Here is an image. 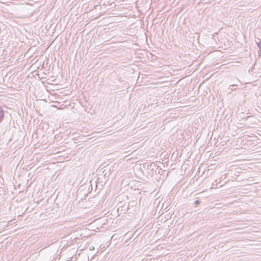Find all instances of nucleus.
<instances>
[{
	"label": "nucleus",
	"mask_w": 261,
	"mask_h": 261,
	"mask_svg": "<svg viewBox=\"0 0 261 261\" xmlns=\"http://www.w3.org/2000/svg\"><path fill=\"white\" fill-rule=\"evenodd\" d=\"M4 111L3 109V108L0 105V123H2L4 120Z\"/></svg>",
	"instance_id": "f03ea898"
},
{
	"label": "nucleus",
	"mask_w": 261,
	"mask_h": 261,
	"mask_svg": "<svg viewBox=\"0 0 261 261\" xmlns=\"http://www.w3.org/2000/svg\"><path fill=\"white\" fill-rule=\"evenodd\" d=\"M94 247H93V246H91V247L90 248V249L91 250H93V249H94Z\"/></svg>",
	"instance_id": "423d86ee"
},
{
	"label": "nucleus",
	"mask_w": 261,
	"mask_h": 261,
	"mask_svg": "<svg viewBox=\"0 0 261 261\" xmlns=\"http://www.w3.org/2000/svg\"><path fill=\"white\" fill-rule=\"evenodd\" d=\"M201 203L200 201L199 200H196L194 202L195 207H197L200 203Z\"/></svg>",
	"instance_id": "7ed1b4c3"
},
{
	"label": "nucleus",
	"mask_w": 261,
	"mask_h": 261,
	"mask_svg": "<svg viewBox=\"0 0 261 261\" xmlns=\"http://www.w3.org/2000/svg\"><path fill=\"white\" fill-rule=\"evenodd\" d=\"M220 143L221 144V145H222V146H224V145L226 144V143H225V142H224V143L223 141H222V142H220Z\"/></svg>",
	"instance_id": "39448f33"
},
{
	"label": "nucleus",
	"mask_w": 261,
	"mask_h": 261,
	"mask_svg": "<svg viewBox=\"0 0 261 261\" xmlns=\"http://www.w3.org/2000/svg\"><path fill=\"white\" fill-rule=\"evenodd\" d=\"M255 42L256 43L257 46L259 48L258 55L259 56L261 57V39L257 38V40H256Z\"/></svg>",
	"instance_id": "f257e3e1"
},
{
	"label": "nucleus",
	"mask_w": 261,
	"mask_h": 261,
	"mask_svg": "<svg viewBox=\"0 0 261 261\" xmlns=\"http://www.w3.org/2000/svg\"><path fill=\"white\" fill-rule=\"evenodd\" d=\"M234 86H236V85H230L228 90L230 91H232L233 90V87H234Z\"/></svg>",
	"instance_id": "20e7f679"
}]
</instances>
